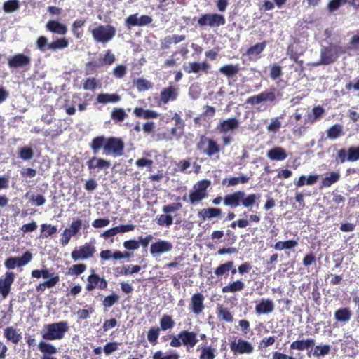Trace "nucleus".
<instances>
[{
    "label": "nucleus",
    "instance_id": "nucleus-44",
    "mask_svg": "<svg viewBox=\"0 0 359 359\" xmlns=\"http://www.w3.org/2000/svg\"><path fill=\"white\" fill-rule=\"evenodd\" d=\"M217 313L219 317L226 322L231 323L233 317L227 308H224L222 305L218 304L217 308Z\"/></svg>",
    "mask_w": 359,
    "mask_h": 359
},
{
    "label": "nucleus",
    "instance_id": "nucleus-48",
    "mask_svg": "<svg viewBox=\"0 0 359 359\" xmlns=\"http://www.w3.org/2000/svg\"><path fill=\"white\" fill-rule=\"evenodd\" d=\"M343 133V128L339 124H335L331 126L327 130V137L332 140L336 139L341 136Z\"/></svg>",
    "mask_w": 359,
    "mask_h": 359
},
{
    "label": "nucleus",
    "instance_id": "nucleus-54",
    "mask_svg": "<svg viewBox=\"0 0 359 359\" xmlns=\"http://www.w3.org/2000/svg\"><path fill=\"white\" fill-rule=\"evenodd\" d=\"M20 7L18 0H8L4 3L3 9L6 13H13Z\"/></svg>",
    "mask_w": 359,
    "mask_h": 359
},
{
    "label": "nucleus",
    "instance_id": "nucleus-11",
    "mask_svg": "<svg viewBox=\"0 0 359 359\" xmlns=\"http://www.w3.org/2000/svg\"><path fill=\"white\" fill-rule=\"evenodd\" d=\"M32 259V255L29 251H26L22 257H10L4 262L5 267L8 269H14L16 267H22L27 265Z\"/></svg>",
    "mask_w": 359,
    "mask_h": 359
},
{
    "label": "nucleus",
    "instance_id": "nucleus-25",
    "mask_svg": "<svg viewBox=\"0 0 359 359\" xmlns=\"http://www.w3.org/2000/svg\"><path fill=\"white\" fill-rule=\"evenodd\" d=\"M315 346V340L312 338H308L306 339L296 340L291 343V350L304 351L309 350L310 348H313Z\"/></svg>",
    "mask_w": 359,
    "mask_h": 359
},
{
    "label": "nucleus",
    "instance_id": "nucleus-29",
    "mask_svg": "<svg viewBox=\"0 0 359 359\" xmlns=\"http://www.w3.org/2000/svg\"><path fill=\"white\" fill-rule=\"evenodd\" d=\"M46 28L51 32L65 35L67 32V27L65 25L55 20H49L46 24Z\"/></svg>",
    "mask_w": 359,
    "mask_h": 359
},
{
    "label": "nucleus",
    "instance_id": "nucleus-34",
    "mask_svg": "<svg viewBox=\"0 0 359 359\" xmlns=\"http://www.w3.org/2000/svg\"><path fill=\"white\" fill-rule=\"evenodd\" d=\"M121 97L116 94L100 93L97 97V102L100 104L116 103Z\"/></svg>",
    "mask_w": 359,
    "mask_h": 359
},
{
    "label": "nucleus",
    "instance_id": "nucleus-4",
    "mask_svg": "<svg viewBox=\"0 0 359 359\" xmlns=\"http://www.w3.org/2000/svg\"><path fill=\"white\" fill-rule=\"evenodd\" d=\"M182 208L181 203H173L164 205L162 211L164 214L156 216V221L160 226H170L173 223V217L170 213H174L180 210Z\"/></svg>",
    "mask_w": 359,
    "mask_h": 359
},
{
    "label": "nucleus",
    "instance_id": "nucleus-10",
    "mask_svg": "<svg viewBox=\"0 0 359 359\" xmlns=\"http://www.w3.org/2000/svg\"><path fill=\"white\" fill-rule=\"evenodd\" d=\"M229 346L234 355L251 354L254 351L252 344L241 338L231 341Z\"/></svg>",
    "mask_w": 359,
    "mask_h": 359
},
{
    "label": "nucleus",
    "instance_id": "nucleus-13",
    "mask_svg": "<svg viewBox=\"0 0 359 359\" xmlns=\"http://www.w3.org/2000/svg\"><path fill=\"white\" fill-rule=\"evenodd\" d=\"M93 273L89 275L87 278V284L86 290L88 292L93 291L97 288L101 290H104L107 288V281L101 278L98 274L94 273V270H92Z\"/></svg>",
    "mask_w": 359,
    "mask_h": 359
},
{
    "label": "nucleus",
    "instance_id": "nucleus-26",
    "mask_svg": "<svg viewBox=\"0 0 359 359\" xmlns=\"http://www.w3.org/2000/svg\"><path fill=\"white\" fill-rule=\"evenodd\" d=\"M133 114L137 118L144 119L158 118L160 116V114L154 110L144 109L141 107H137L133 110Z\"/></svg>",
    "mask_w": 359,
    "mask_h": 359
},
{
    "label": "nucleus",
    "instance_id": "nucleus-19",
    "mask_svg": "<svg viewBox=\"0 0 359 359\" xmlns=\"http://www.w3.org/2000/svg\"><path fill=\"white\" fill-rule=\"evenodd\" d=\"M204 299V296L200 292L195 293L191 296L190 309L194 314L198 315L203 311L205 308Z\"/></svg>",
    "mask_w": 359,
    "mask_h": 359
},
{
    "label": "nucleus",
    "instance_id": "nucleus-2",
    "mask_svg": "<svg viewBox=\"0 0 359 359\" xmlns=\"http://www.w3.org/2000/svg\"><path fill=\"white\" fill-rule=\"evenodd\" d=\"M69 328V327L67 321H60L48 324L46 326V331L41 332V336L45 340H60L64 338L65 334L68 332Z\"/></svg>",
    "mask_w": 359,
    "mask_h": 359
},
{
    "label": "nucleus",
    "instance_id": "nucleus-1",
    "mask_svg": "<svg viewBox=\"0 0 359 359\" xmlns=\"http://www.w3.org/2000/svg\"><path fill=\"white\" fill-rule=\"evenodd\" d=\"M260 196L257 194H246L244 191H236L233 193L226 194L224 198L217 196L212 200L215 205L220 204L223 200L224 204L232 208L243 205L245 208H252L258 206V201Z\"/></svg>",
    "mask_w": 359,
    "mask_h": 359
},
{
    "label": "nucleus",
    "instance_id": "nucleus-3",
    "mask_svg": "<svg viewBox=\"0 0 359 359\" xmlns=\"http://www.w3.org/2000/svg\"><path fill=\"white\" fill-rule=\"evenodd\" d=\"M198 340L197 334L193 331L182 330L177 337H173L170 342V345L174 348H179L182 345L187 347V351L194 348Z\"/></svg>",
    "mask_w": 359,
    "mask_h": 359
},
{
    "label": "nucleus",
    "instance_id": "nucleus-59",
    "mask_svg": "<svg viewBox=\"0 0 359 359\" xmlns=\"http://www.w3.org/2000/svg\"><path fill=\"white\" fill-rule=\"evenodd\" d=\"M180 356L177 353L164 354L161 351H156L152 356V359H179Z\"/></svg>",
    "mask_w": 359,
    "mask_h": 359
},
{
    "label": "nucleus",
    "instance_id": "nucleus-64",
    "mask_svg": "<svg viewBox=\"0 0 359 359\" xmlns=\"http://www.w3.org/2000/svg\"><path fill=\"white\" fill-rule=\"evenodd\" d=\"M348 153V161L354 162L359 160V145L358 147H350Z\"/></svg>",
    "mask_w": 359,
    "mask_h": 359
},
{
    "label": "nucleus",
    "instance_id": "nucleus-57",
    "mask_svg": "<svg viewBox=\"0 0 359 359\" xmlns=\"http://www.w3.org/2000/svg\"><path fill=\"white\" fill-rule=\"evenodd\" d=\"M86 270V265L85 264H74L69 268L68 273L72 276H79L83 273Z\"/></svg>",
    "mask_w": 359,
    "mask_h": 359
},
{
    "label": "nucleus",
    "instance_id": "nucleus-17",
    "mask_svg": "<svg viewBox=\"0 0 359 359\" xmlns=\"http://www.w3.org/2000/svg\"><path fill=\"white\" fill-rule=\"evenodd\" d=\"M210 68V65L206 61H203L202 62H188L187 64L184 63L183 65L184 70L188 74H198L201 71L207 74Z\"/></svg>",
    "mask_w": 359,
    "mask_h": 359
},
{
    "label": "nucleus",
    "instance_id": "nucleus-41",
    "mask_svg": "<svg viewBox=\"0 0 359 359\" xmlns=\"http://www.w3.org/2000/svg\"><path fill=\"white\" fill-rule=\"evenodd\" d=\"M107 139V138L104 136H97L92 140L90 146L95 154H97L102 147H103V149L104 150V145L106 144Z\"/></svg>",
    "mask_w": 359,
    "mask_h": 359
},
{
    "label": "nucleus",
    "instance_id": "nucleus-18",
    "mask_svg": "<svg viewBox=\"0 0 359 359\" xmlns=\"http://www.w3.org/2000/svg\"><path fill=\"white\" fill-rule=\"evenodd\" d=\"M239 127V121L236 117L229 118L219 121L217 126V130L220 133H226L229 131H233Z\"/></svg>",
    "mask_w": 359,
    "mask_h": 359
},
{
    "label": "nucleus",
    "instance_id": "nucleus-56",
    "mask_svg": "<svg viewBox=\"0 0 359 359\" xmlns=\"http://www.w3.org/2000/svg\"><path fill=\"white\" fill-rule=\"evenodd\" d=\"M119 300V296L113 292L104 297L102 305L104 308H110Z\"/></svg>",
    "mask_w": 359,
    "mask_h": 359
},
{
    "label": "nucleus",
    "instance_id": "nucleus-61",
    "mask_svg": "<svg viewBox=\"0 0 359 359\" xmlns=\"http://www.w3.org/2000/svg\"><path fill=\"white\" fill-rule=\"evenodd\" d=\"M135 86L140 91L147 90L151 87V83L143 78L137 79L135 81Z\"/></svg>",
    "mask_w": 359,
    "mask_h": 359
},
{
    "label": "nucleus",
    "instance_id": "nucleus-33",
    "mask_svg": "<svg viewBox=\"0 0 359 359\" xmlns=\"http://www.w3.org/2000/svg\"><path fill=\"white\" fill-rule=\"evenodd\" d=\"M330 350L331 346L329 344L317 345L314 346L313 350H311V351L308 353V355L310 356V353H312L313 357L319 358L328 355L330 352Z\"/></svg>",
    "mask_w": 359,
    "mask_h": 359
},
{
    "label": "nucleus",
    "instance_id": "nucleus-15",
    "mask_svg": "<svg viewBox=\"0 0 359 359\" xmlns=\"http://www.w3.org/2000/svg\"><path fill=\"white\" fill-rule=\"evenodd\" d=\"M178 90L179 88L174 86L163 88L160 93L159 104H165L170 101L176 100L179 95Z\"/></svg>",
    "mask_w": 359,
    "mask_h": 359
},
{
    "label": "nucleus",
    "instance_id": "nucleus-23",
    "mask_svg": "<svg viewBox=\"0 0 359 359\" xmlns=\"http://www.w3.org/2000/svg\"><path fill=\"white\" fill-rule=\"evenodd\" d=\"M274 309V304L270 299H262L255 306V311L257 314H268Z\"/></svg>",
    "mask_w": 359,
    "mask_h": 359
},
{
    "label": "nucleus",
    "instance_id": "nucleus-21",
    "mask_svg": "<svg viewBox=\"0 0 359 359\" xmlns=\"http://www.w3.org/2000/svg\"><path fill=\"white\" fill-rule=\"evenodd\" d=\"M172 249V243L168 241L160 240L152 243L150 246V252L151 255H160L170 252Z\"/></svg>",
    "mask_w": 359,
    "mask_h": 359
},
{
    "label": "nucleus",
    "instance_id": "nucleus-37",
    "mask_svg": "<svg viewBox=\"0 0 359 359\" xmlns=\"http://www.w3.org/2000/svg\"><path fill=\"white\" fill-rule=\"evenodd\" d=\"M318 179V175H310L308 177L304 175L300 176L297 180L294 181V184L299 187L304 185H313L316 183Z\"/></svg>",
    "mask_w": 359,
    "mask_h": 359
},
{
    "label": "nucleus",
    "instance_id": "nucleus-30",
    "mask_svg": "<svg viewBox=\"0 0 359 359\" xmlns=\"http://www.w3.org/2000/svg\"><path fill=\"white\" fill-rule=\"evenodd\" d=\"M244 288L245 283L241 280H237L224 286L222 288V292L223 293H235L242 291Z\"/></svg>",
    "mask_w": 359,
    "mask_h": 359
},
{
    "label": "nucleus",
    "instance_id": "nucleus-7",
    "mask_svg": "<svg viewBox=\"0 0 359 359\" xmlns=\"http://www.w3.org/2000/svg\"><path fill=\"white\" fill-rule=\"evenodd\" d=\"M124 148L125 144L121 138L110 137L107 139L104 154L114 157L121 156L123 154Z\"/></svg>",
    "mask_w": 359,
    "mask_h": 359
},
{
    "label": "nucleus",
    "instance_id": "nucleus-32",
    "mask_svg": "<svg viewBox=\"0 0 359 359\" xmlns=\"http://www.w3.org/2000/svg\"><path fill=\"white\" fill-rule=\"evenodd\" d=\"M267 45V41H264L261 43H257L254 46H250L246 51V55L251 57L259 58L261 53L265 49Z\"/></svg>",
    "mask_w": 359,
    "mask_h": 359
},
{
    "label": "nucleus",
    "instance_id": "nucleus-45",
    "mask_svg": "<svg viewBox=\"0 0 359 359\" xmlns=\"http://www.w3.org/2000/svg\"><path fill=\"white\" fill-rule=\"evenodd\" d=\"M69 45L68 40L66 38L57 39L54 41L48 44V48L52 50L64 49Z\"/></svg>",
    "mask_w": 359,
    "mask_h": 359
},
{
    "label": "nucleus",
    "instance_id": "nucleus-49",
    "mask_svg": "<svg viewBox=\"0 0 359 359\" xmlns=\"http://www.w3.org/2000/svg\"><path fill=\"white\" fill-rule=\"evenodd\" d=\"M32 276L36 278H51V277H57V275H55L54 273H50L49 269H44L41 270L34 269L32 271Z\"/></svg>",
    "mask_w": 359,
    "mask_h": 359
},
{
    "label": "nucleus",
    "instance_id": "nucleus-62",
    "mask_svg": "<svg viewBox=\"0 0 359 359\" xmlns=\"http://www.w3.org/2000/svg\"><path fill=\"white\" fill-rule=\"evenodd\" d=\"M120 343L116 341L107 343L103 348V351L107 355H109L118 349Z\"/></svg>",
    "mask_w": 359,
    "mask_h": 359
},
{
    "label": "nucleus",
    "instance_id": "nucleus-20",
    "mask_svg": "<svg viewBox=\"0 0 359 359\" xmlns=\"http://www.w3.org/2000/svg\"><path fill=\"white\" fill-rule=\"evenodd\" d=\"M244 215H245L248 219H239L236 221H234L231 224V227L235 229L236 226H238L241 229H243L246 228L250 224V222L257 224L261 220V217L257 212L248 215L245 212Z\"/></svg>",
    "mask_w": 359,
    "mask_h": 359
},
{
    "label": "nucleus",
    "instance_id": "nucleus-50",
    "mask_svg": "<svg viewBox=\"0 0 359 359\" xmlns=\"http://www.w3.org/2000/svg\"><path fill=\"white\" fill-rule=\"evenodd\" d=\"M60 280L59 276L51 277L49 280L41 283L37 287L36 290L38 292H43L46 287L51 288L54 287Z\"/></svg>",
    "mask_w": 359,
    "mask_h": 359
},
{
    "label": "nucleus",
    "instance_id": "nucleus-58",
    "mask_svg": "<svg viewBox=\"0 0 359 359\" xmlns=\"http://www.w3.org/2000/svg\"><path fill=\"white\" fill-rule=\"evenodd\" d=\"M86 307L88 309H80L77 311L78 318L81 320L87 319L95 311L94 308L90 305H86Z\"/></svg>",
    "mask_w": 359,
    "mask_h": 359
},
{
    "label": "nucleus",
    "instance_id": "nucleus-63",
    "mask_svg": "<svg viewBox=\"0 0 359 359\" xmlns=\"http://www.w3.org/2000/svg\"><path fill=\"white\" fill-rule=\"evenodd\" d=\"M97 80L94 78H88L83 82V88L84 90H94L97 87Z\"/></svg>",
    "mask_w": 359,
    "mask_h": 359
},
{
    "label": "nucleus",
    "instance_id": "nucleus-8",
    "mask_svg": "<svg viewBox=\"0 0 359 359\" xmlns=\"http://www.w3.org/2000/svg\"><path fill=\"white\" fill-rule=\"evenodd\" d=\"M198 150L202 151L203 154L208 156H212L220 151L219 145L216 141L211 138L202 135L196 144Z\"/></svg>",
    "mask_w": 359,
    "mask_h": 359
},
{
    "label": "nucleus",
    "instance_id": "nucleus-9",
    "mask_svg": "<svg viewBox=\"0 0 359 359\" xmlns=\"http://www.w3.org/2000/svg\"><path fill=\"white\" fill-rule=\"evenodd\" d=\"M32 58L23 53H17L8 58V66L11 69L30 68Z\"/></svg>",
    "mask_w": 359,
    "mask_h": 359
},
{
    "label": "nucleus",
    "instance_id": "nucleus-27",
    "mask_svg": "<svg viewBox=\"0 0 359 359\" xmlns=\"http://www.w3.org/2000/svg\"><path fill=\"white\" fill-rule=\"evenodd\" d=\"M222 212L220 208H208L201 210L198 212V215L202 221H205L206 219L219 217L222 215Z\"/></svg>",
    "mask_w": 359,
    "mask_h": 359
},
{
    "label": "nucleus",
    "instance_id": "nucleus-16",
    "mask_svg": "<svg viewBox=\"0 0 359 359\" xmlns=\"http://www.w3.org/2000/svg\"><path fill=\"white\" fill-rule=\"evenodd\" d=\"M153 21V19L151 16L143 15L138 18V14H132L130 15L125 20V23L128 27H142L147 25H149Z\"/></svg>",
    "mask_w": 359,
    "mask_h": 359
},
{
    "label": "nucleus",
    "instance_id": "nucleus-28",
    "mask_svg": "<svg viewBox=\"0 0 359 359\" xmlns=\"http://www.w3.org/2000/svg\"><path fill=\"white\" fill-rule=\"evenodd\" d=\"M4 336L7 341H11L14 344H17L22 339L20 333H18L16 328L13 326L7 327L4 331Z\"/></svg>",
    "mask_w": 359,
    "mask_h": 359
},
{
    "label": "nucleus",
    "instance_id": "nucleus-24",
    "mask_svg": "<svg viewBox=\"0 0 359 359\" xmlns=\"http://www.w3.org/2000/svg\"><path fill=\"white\" fill-rule=\"evenodd\" d=\"M266 156L270 160L276 161H284L287 157L285 150L281 147H274L269 149Z\"/></svg>",
    "mask_w": 359,
    "mask_h": 359
},
{
    "label": "nucleus",
    "instance_id": "nucleus-35",
    "mask_svg": "<svg viewBox=\"0 0 359 359\" xmlns=\"http://www.w3.org/2000/svg\"><path fill=\"white\" fill-rule=\"evenodd\" d=\"M352 313L349 308H341L334 312V318L339 322H348Z\"/></svg>",
    "mask_w": 359,
    "mask_h": 359
},
{
    "label": "nucleus",
    "instance_id": "nucleus-31",
    "mask_svg": "<svg viewBox=\"0 0 359 359\" xmlns=\"http://www.w3.org/2000/svg\"><path fill=\"white\" fill-rule=\"evenodd\" d=\"M335 61V57L332 53L331 48L324 47L320 52V60L318 65H330Z\"/></svg>",
    "mask_w": 359,
    "mask_h": 359
},
{
    "label": "nucleus",
    "instance_id": "nucleus-22",
    "mask_svg": "<svg viewBox=\"0 0 359 359\" xmlns=\"http://www.w3.org/2000/svg\"><path fill=\"white\" fill-rule=\"evenodd\" d=\"M86 165L90 170L95 169L102 170L110 168L111 163L109 161L104 158L93 156L87 161Z\"/></svg>",
    "mask_w": 359,
    "mask_h": 359
},
{
    "label": "nucleus",
    "instance_id": "nucleus-46",
    "mask_svg": "<svg viewBox=\"0 0 359 359\" xmlns=\"http://www.w3.org/2000/svg\"><path fill=\"white\" fill-rule=\"evenodd\" d=\"M57 226L52 224H43L41 225L40 237L48 238L55 234L57 232Z\"/></svg>",
    "mask_w": 359,
    "mask_h": 359
},
{
    "label": "nucleus",
    "instance_id": "nucleus-43",
    "mask_svg": "<svg viewBox=\"0 0 359 359\" xmlns=\"http://www.w3.org/2000/svg\"><path fill=\"white\" fill-rule=\"evenodd\" d=\"M38 347L39 351L45 354L44 355H46V354L50 355H54L57 352V349L55 346L46 341H40Z\"/></svg>",
    "mask_w": 359,
    "mask_h": 359
},
{
    "label": "nucleus",
    "instance_id": "nucleus-47",
    "mask_svg": "<svg viewBox=\"0 0 359 359\" xmlns=\"http://www.w3.org/2000/svg\"><path fill=\"white\" fill-rule=\"evenodd\" d=\"M201 352L199 355V359H215V349L210 346H203L201 348Z\"/></svg>",
    "mask_w": 359,
    "mask_h": 359
},
{
    "label": "nucleus",
    "instance_id": "nucleus-53",
    "mask_svg": "<svg viewBox=\"0 0 359 359\" xmlns=\"http://www.w3.org/2000/svg\"><path fill=\"white\" fill-rule=\"evenodd\" d=\"M211 27H220L226 24L224 16L219 13H211Z\"/></svg>",
    "mask_w": 359,
    "mask_h": 359
},
{
    "label": "nucleus",
    "instance_id": "nucleus-6",
    "mask_svg": "<svg viewBox=\"0 0 359 359\" xmlns=\"http://www.w3.org/2000/svg\"><path fill=\"white\" fill-rule=\"evenodd\" d=\"M211 182L208 180H202L197 182L194 185V190L189 194V201L191 204H195L201 201L208 197L207 189L210 186Z\"/></svg>",
    "mask_w": 359,
    "mask_h": 359
},
{
    "label": "nucleus",
    "instance_id": "nucleus-40",
    "mask_svg": "<svg viewBox=\"0 0 359 359\" xmlns=\"http://www.w3.org/2000/svg\"><path fill=\"white\" fill-rule=\"evenodd\" d=\"M159 323L160 328L163 331L171 330L175 325V323L172 319V316L168 314L163 315V316L160 319Z\"/></svg>",
    "mask_w": 359,
    "mask_h": 359
},
{
    "label": "nucleus",
    "instance_id": "nucleus-60",
    "mask_svg": "<svg viewBox=\"0 0 359 359\" xmlns=\"http://www.w3.org/2000/svg\"><path fill=\"white\" fill-rule=\"evenodd\" d=\"M275 341L276 337L274 336H270L268 337L263 338L258 344L259 350L262 351L270 346H272L275 343Z\"/></svg>",
    "mask_w": 359,
    "mask_h": 359
},
{
    "label": "nucleus",
    "instance_id": "nucleus-51",
    "mask_svg": "<svg viewBox=\"0 0 359 359\" xmlns=\"http://www.w3.org/2000/svg\"><path fill=\"white\" fill-rule=\"evenodd\" d=\"M348 153L349 148L346 149L345 148L340 149L337 151V154L335 156V161L337 164H341L346 161H348Z\"/></svg>",
    "mask_w": 359,
    "mask_h": 359
},
{
    "label": "nucleus",
    "instance_id": "nucleus-14",
    "mask_svg": "<svg viewBox=\"0 0 359 359\" xmlns=\"http://www.w3.org/2000/svg\"><path fill=\"white\" fill-rule=\"evenodd\" d=\"M15 280V273L6 272L4 276L0 278V295L6 299L11 292V285Z\"/></svg>",
    "mask_w": 359,
    "mask_h": 359
},
{
    "label": "nucleus",
    "instance_id": "nucleus-52",
    "mask_svg": "<svg viewBox=\"0 0 359 359\" xmlns=\"http://www.w3.org/2000/svg\"><path fill=\"white\" fill-rule=\"evenodd\" d=\"M18 156L22 160L28 161L33 158L34 152L31 147H23L19 149Z\"/></svg>",
    "mask_w": 359,
    "mask_h": 359
},
{
    "label": "nucleus",
    "instance_id": "nucleus-38",
    "mask_svg": "<svg viewBox=\"0 0 359 359\" xmlns=\"http://www.w3.org/2000/svg\"><path fill=\"white\" fill-rule=\"evenodd\" d=\"M234 266L233 261H228L224 264L219 265L214 271V273L217 277H221L224 275H228L230 270Z\"/></svg>",
    "mask_w": 359,
    "mask_h": 359
},
{
    "label": "nucleus",
    "instance_id": "nucleus-36",
    "mask_svg": "<svg viewBox=\"0 0 359 359\" xmlns=\"http://www.w3.org/2000/svg\"><path fill=\"white\" fill-rule=\"evenodd\" d=\"M239 70L238 65H226L219 69V72L228 78H233L239 72Z\"/></svg>",
    "mask_w": 359,
    "mask_h": 359
},
{
    "label": "nucleus",
    "instance_id": "nucleus-55",
    "mask_svg": "<svg viewBox=\"0 0 359 359\" xmlns=\"http://www.w3.org/2000/svg\"><path fill=\"white\" fill-rule=\"evenodd\" d=\"M127 117V114L122 108H114L111 114V118L116 121L121 122Z\"/></svg>",
    "mask_w": 359,
    "mask_h": 359
},
{
    "label": "nucleus",
    "instance_id": "nucleus-39",
    "mask_svg": "<svg viewBox=\"0 0 359 359\" xmlns=\"http://www.w3.org/2000/svg\"><path fill=\"white\" fill-rule=\"evenodd\" d=\"M161 328L158 326H152L151 327L147 334V338L149 342L155 346L158 344V339L160 336Z\"/></svg>",
    "mask_w": 359,
    "mask_h": 359
},
{
    "label": "nucleus",
    "instance_id": "nucleus-42",
    "mask_svg": "<svg viewBox=\"0 0 359 359\" xmlns=\"http://www.w3.org/2000/svg\"><path fill=\"white\" fill-rule=\"evenodd\" d=\"M340 179V175L338 172H332L329 176L324 177L321 182L320 187H330L333 184L337 182Z\"/></svg>",
    "mask_w": 359,
    "mask_h": 359
},
{
    "label": "nucleus",
    "instance_id": "nucleus-12",
    "mask_svg": "<svg viewBox=\"0 0 359 359\" xmlns=\"http://www.w3.org/2000/svg\"><path fill=\"white\" fill-rule=\"evenodd\" d=\"M95 252V246L91 243H86L80 246L79 249L73 250L71 253V257L74 261L83 260L92 257Z\"/></svg>",
    "mask_w": 359,
    "mask_h": 359
},
{
    "label": "nucleus",
    "instance_id": "nucleus-5",
    "mask_svg": "<svg viewBox=\"0 0 359 359\" xmlns=\"http://www.w3.org/2000/svg\"><path fill=\"white\" fill-rule=\"evenodd\" d=\"M93 39L96 42L106 43L111 41L116 34V28L111 25H99L91 32Z\"/></svg>",
    "mask_w": 359,
    "mask_h": 359
}]
</instances>
